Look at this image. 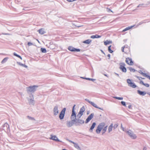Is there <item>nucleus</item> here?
I'll return each mask as SVG.
<instances>
[{
    "mask_svg": "<svg viewBox=\"0 0 150 150\" xmlns=\"http://www.w3.org/2000/svg\"><path fill=\"white\" fill-rule=\"evenodd\" d=\"M39 86L36 85H34L33 86H29L26 88L27 91L28 93H33L36 91L37 88Z\"/></svg>",
    "mask_w": 150,
    "mask_h": 150,
    "instance_id": "1",
    "label": "nucleus"
},
{
    "mask_svg": "<svg viewBox=\"0 0 150 150\" xmlns=\"http://www.w3.org/2000/svg\"><path fill=\"white\" fill-rule=\"evenodd\" d=\"M76 106L75 105H74L73 107L72 113L71 117V120H72L73 122H75L76 118V114L75 110V107Z\"/></svg>",
    "mask_w": 150,
    "mask_h": 150,
    "instance_id": "2",
    "label": "nucleus"
},
{
    "mask_svg": "<svg viewBox=\"0 0 150 150\" xmlns=\"http://www.w3.org/2000/svg\"><path fill=\"white\" fill-rule=\"evenodd\" d=\"M105 125V123L102 122L97 127V128L96 130V132L97 134H99L101 130L103 128Z\"/></svg>",
    "mask_w": 150,
    "mask_h": 150,
    "instance_id": "3",
    "label": "nucleus"
},
{
    "mask_svg": "<svg viewBox=\"0 0 150 150\" xmlns=\"http://www.w3.org/2000/svg\"><path fill=\"white\" fill-rule=\"evenodd\" d=\"M75 122V125L76 126H80L81 125L84 124V121L80 119V118H78L76 119L75 122Z\"/></svg>",
    "mask_w": 150,
    "mask_h": 150,
    "instance_id": "4",
    "label": "nucleus"
},
{
    "mask_svg": "<svg viewBox=\"0 0 150 150\" xmlns=\"http://www.w3.org/2000/svg\"><path fill=\"white\" fill-rule=\"evenodd\" d=\"M128 135L132 138L135 139L137 137L136 135L133 133V132L130 130L126 132Z\"/></svg>",
    "mask_w": 150,
    "mask_h": 150,
    "instance_id": "5",
    "label": "nucleus"
},
{
    "mask_svg": "<svg viewBox=\"0 0 150 150\" xmlns=\"http://www.w3.org/2000/svg\"><path fill=\"white\" fill-rule=\"evenodd\" d=\"M66 110V108H64L60 112L59 117L61 120L63 119L65 116V112Z\"/></svg>",
    "mask_w": 150,
    "mask_h": 150,
    "instance_id": "6",
    "label": "nucleus"
},
{
    "mask_svg": "<svg viewBox=\"0 0 150 150\" xmlns=\"http://www.w3.org/2000/svg\"><path fill=\"white\" fill-rule=\"evenodd\" d=\"M85 100L87 102H88V103H90L91 105H92L94 107L98 108L100 110H103V108L99 107L98 106H97V105L95 104L93 102H91L89 100L87 99H85Z\"/></svg>",
    "mask_w": 150,
    "mask_h": 150,
    "instance_id": "7",
    "label": "nucleus"
},
{
    "mask_svg": "<svg viewBox=\"0 0 150 150\" xmlns=\"http://www.w3.org/2000/svg\"><path fill=\"white\" fill-rule=\"evenodd\" d=\"M125 64L124 62L120 63V69L123 72L125 73L127 71L126 68L125 67Z\"/></svg>",
    "mask_w": 150,
    "mask_h": 150,
    "instance_id": "8",
    "label": "nucleus"
},
{
    "mask_svg": "<svg viewBox=\"0 0 150 150\" xmlns=\"http://www.w3.org/2000/svg\"><path fill=\"white\" fill-rule=\"evenodd\" d=\"M127 81L129 86L133 88H135L137 87V86L134 83L132 82L130 79H128Z\"/></svg>",
    "mask_w": 150,
    "mask_h": 150,
    "instance_id": "9",
    "label": "nucleus"
},
{
    "mask_svg": "<svg viewBox=\"0 0 150 150\" xmlns=\"http://www.w3.org/2000/svg\"><path fill=\"white\" fill-rule=\"evenodd\" d=\"M68 49L70 51L72 52H79L81 51L80 49L76 48L71 46L68 47Z\"/></svg>",
    "mask_w": 150,
    "mask_h": 150,
    "instance_id": "10",
    "label": "nucleus"
},
{
    "mask_svg": "<svg viewBox=\"0 0 150 150\" xmlns=\"http://www.w3.org/2000/svg\"><path fill=\"white\" fill-rule=\"evenodd\" d=\"M67 140L68 141L70 142H71V143H73V144H74V147L76 148L77 149L79 150H81V149L79 146L78 145V144L77 143H76L72 141L69 140L68 139H67Z\"/></svg>",
    "mask_w": 150,
    "mask_h": 150,
    "instance_id": "11",
    "label": "nucleus"
},
{
    "mask_svg": "<svg viewBox=\"0 0 150 150\" xmlns=\"http://www.w3.org/2000/svg\"><path fill=\"white\" fill-rule=\"evenodd\" d=\"M125 62L129 65H133V62L132 61V58H130L128 57L126 58Z\"/></svg>",
    "mask_w": 150,
    "mask_h": 150,
    "instance_id": "12",
    "label": "nucleus"
},
{
    "mask_svg": "<svg viewBox=\"0 0 150 150\" xmlns=\"http://www.w3.org/2000/svg\"><path fill=\"white\" fill-rule=\"evenodd\" d=\"M74 124L75 125V122L72 120L67 121L66 125L68 127H71Z\"/></svg>",
    "mask_w": 150,
    "mask_h": 150,
    "instance_id": "13",
    "label": "nucleus"
},
{
    "mask_svg": "<svg viewBox=\"0 0 150 150\" xmlns=\"http://www.w3.org/2000/svg\"><path fill=\"white\" fill-rule=\"evenodd\" d=\"M94 115V114L93 113L91 114L86 119L85 122V123H88L93 118Z\"/></svg>",
    "mask_w": 150,
    "mask_h": 150,
    "instance_id": "14",
    "label": "nucleus"
},
{
    "mask_svg": "<svg viewBox=\"0 0 150 150\" xmlns=\"http://www.w3.org/2000/svg\"><path fill=\"white\" fill-rule=\"evenodd\" d=\"M58 108V106L57 105H56L54 107L53 111L54 115H57L58 114L59 110Z\"/></svg>",
    "mask_w": 150,
    "mask_h": 150,
    "instance_id": "15",
    "label": "nucleus"
},
{
    "mask_svg": "<svg viewBox=\"0 0 150 150\" xmlns=\"http://www.w3.org/2000/svg\"><path fill=\"white\" fill-rule=\"evenodd\" d=\"M30 97L31 98L29 100V103L30 104H31L34 105V100L33 96L32 94H31Z\"/></svg>",
    "mask_w": 150,
    "mask_h": 150,
    "instance_id": "16",
    "label": "nucleus"
},
{
    "mask_svg": "<svg viewBox=\"0 0 150 150\" xmlns=\"http://www.w3.org/2000/svg\"><path fill=\"white\" fill-rule=\"evenodd\" d=\"M3 129L7 131L9 129V126L7 123H5L3 125Z\"/></svg>",
    "mask_w": 150,
    "mask_h": 150,
    "instance_id": "17",
    "label": "nucleus"
},
{
    "mask_svg": "<svg viewBox=\"0 0 150 150\" xmlns=\"http://www.w3.org/2000/svg\"><path fill=\"white\" fill-rule=\"evenodd\" d=\"M51 139L55 141L56 142H60L59 139L56 136H53L52 135H51Z\"/></svg>",
    "mask_w": 150,
    "mask_h": 150,
    "instance_id": "18",
    "label": "nucleus"
},
{
    "mask_svg": "<svg viewBox=\"0 0 150 150\" xmlns=\"http://www.w3.org/2000/svg\"><path fill=\"white\" fill-rule=\"evenodd\" d=\"M137 93L140 95L143 96H144L146 94V92L141 91L139 90H137Z\"/></svg>",
    "mask_w": 150,
    "mask_h": 150,
    "instance_id": "19",
    "label": "nucleus"
},
{
    "mask_svg": "<svg viewBox=\"0 0 150 150\" xmlns=\"http://www.w3.org/2000/svg\"><path fill=\"white\" fill-rule=\"evenodd\" d=\"M96 125V123L95 122H94L93 123L91 126L90 127V128L89 129L90 132H92L93 131V130L95 127Z\"/></svg>",
    "mask_w": 150,
    "mask_h": 150,
    "instance_id": "20",
    "label": "nucleus"
},
{
    "mask_svg": "<svg viewBox=\"0 0 150 150\" xmlns=\"http://www.w3.org/2000/svg\"><path fill=\"white\" fill-rule=\"evenodd\" d=\"M38 32L41 35L45 33V32L44 31V29L42 28L38 30Z\"/></svg>",
    "mask_w": 150,
    "mask_h": 150,
    "instance_id": "21",
    "label": "nucleus"
},
{
    "mask_svg": "<svg viewBox=\"0 0 150 150\" xmlns=\"http://www.w3.org/2000/svg\"><path fill=\"white\" fill-rule=\"evenodd\" d=\"M101 37V36L99 35H98L96 34L95 35H92L91 36V38L92 39H94L95 38H99Z\"/></svg>",
    "mask_w": 150,
    "mask_h": 150,
    "instance_id": "22",
    "label": "nucleus"
},
{
    "mask_svg": "<svg viewBox=\"0 0 150 150\" xmlns=\"http://www.w3.org/2000/svg\"><path fill=\"white\" fill-rule=\"evenodd\" d=\"M113 125L112 123L110 124V125L109 126L108 129V132L110 133L111 131H112L113 128Z\"/></svg>",
    "mask_w": 150,
    "mask_h": 150,
    "instance_id": "23",
    "label": "nucleus"
},
{
    "mask_svg": "<svg viewBox=\"0 0 150 150\" xmlns=\"http://www.w3.org/2000/svg\"><path fill=\"white\" fill-rule=\"evenodd\" d=\"M91 40L89 39L84 41L83 42L84 43L88 44L91 42Z\"/></svg>",
    "mask_w": 150,
    "mask_h": 150,
    "instance_id": "24",
    "label": "nucleus"
},
{
    "mask_svg": "<svg viewBox=\"0 0 150 150\" xmlns=\"http://www.w3.org/2000/svg\"><path fill=\"white\" fill-rule=\"evenodd\" d=\"M112 42L111 41H109L108 40H106L105 41H104V44L105 45H107L109 44H111Z\"/></svg>",
    "mask_w": 150,
    "mask_h": 150,
    "instance_id": "25",
    "label": "nucleus"
},
{
    "mask_svg": "<svg viewBox=\"0 0 150 150\" xmlns=\"http://www.w3.org/2000/svg\"><path fill=\"white\" fill-rule=\"evenodd\" d=\"M17 63L19 65L23 67H24L27 68L28 67V66L26 65H25V64H23L20 62H17Z\"/></svg>",
    "mask_w": 150,
    "mask_h": 150,
    "instance_id": "26",
    "label": "nucleus"
},
{
    "mask_svg": "<svg viewBox=\"0 0 150 150\" xmlns=\"http://www.w3.org/2000/svg\"><path fill=\"white\" fill-rule=\"evenodd\" d=\"M85 108L84 106H82L80 109L79 112H81V113H83V112L85 111Z\"/></svg>",
    "mask_w": 150,
    "mask_h": 150,
    "instance_id": "27",
    "label": "nucleus"
},
{
    "mask_svg": "<svg viewBox=\"0 0 150 150\" xmlns=\"http://www.w3.org/2000/svg\"><path fill=\"white\" fill-rule=\"evenodd\" d=\"M8 59V57H6L4 58L1 62V63L4 64L7 61Z\"/></svg>",
    "mask_w": 150,
    "mask_h": 150,
    "instance_id": "28",
    "label": "nucleus"
},
{
    "mask_svg": "<svg viewBox=\"0 0 150 150\" xmlns=\"http://www.w3.org/2000/svg\"><path fill=\"white\" fill-rule=\"evenodd\" d=\"M83 113H81V112L79 111L77 115V117L79 118H80L83 115Z\"/></svg>",
    "mask_w": 150,
    "mask_h": 150,
    "instance_id": "29",
    "label": "nucleus"
},
{
    "mask_svg": "<svg viewBox=\"0 0 150 150\" xmlns=\"http://www.w3.org/2000/svg\"><path fill=\"white\" fill-rule=\"evenodd\" d=\"M133 26H131L130 27L129 26V27H127L123 30V31L125 32L127 30H129V29L130 28H132Z\"/></svg>",
    "mask_w": 150,
    "mask_h": 150,
    "instance_id": "30",
    "label": "nucleus"
},
{
    "mask_svg": "<svg viewBox=\"0 0 150 150\" xmlns=\"http://www.w3.org/2000/svg\"><path fill=\"white\" fill-rule=\"evenodd\" d=\"M107 127V126H105L103 128V129L102 131V135H103L106 132Z\"/></svg>",
    "mask_w": 150,
    "mask_h": 150,
    "instance_id": "31",
    "label": "nucleus"
},
{
    "mask_svg": "<svg viewBox=\"0 0 150 150\" xmlns=\"http://www.w3.org/2000/svg\"><path fill=\"white\" fill-rule=\"evenodd\" d=\"M40 50L42 53H46L47 52L46 49L44 48H41L40 49Z\"/></svg>",
    "mask_w": 150,
    "mask_h": 150,
    "instance_id": "32",
    "label": "nucleus"
},
{
    "mask_svg": "<svg viewBox=\"0 0 150 150\" xmlns=\"http://www.w3.org/2000/svg\"><path fill=\"white\" fill-rule=\"evenodd\" d=\"M111 45L109 46L108 47V51L110 53H112L113 52V51L111 50Z\"/></svg>",
    "mask_w": 150,
    "mask_h": 150,
    "instance_id": "33",
    "label": "nucleus"
},
{
    "mask_svg": "<svg viewBox=\"0 0 150 150\" xmlns=\"http://www.w3.org/2000/svg\"><path fill=\"white\" fill-rule=\"evenodd\" d=\"M85 79L87 80H88L92 81H95L96 80V79H91V78H85Z\"/></svg>",
    "mask_w": 150,
    "mask_h": 150,
    "instance_id": "34",
    "label": "nucleus"
},
{
    "mask_svg": "<svg viewBox=\"0 0 150 150\" xmlns=\"http://www.w3.org/2000/svg\"><path fill=\"white\" fill-rule=\"evenodd\" d=\"M113 98L119 100H122L123 99V98L122 97H113Z\"/></svg>",
    "mask_w": 150,
    "mask_h": 150,
    "instance_id": "35",
    "label": "nucleus"
},
{
    "mask_svg": "<svg viewBox=\"0 0 150 150\" xmlns=\"http://www.w3.org/2000/svg\"><path fill=\"white\" fill-rule=\"evenodd\" d=\"M27 117L30 120H35V119L34 118L30 116H27Z\"/></svg>",
    "mask_w": 150,
    "mask_h": 150,
    "instance_id": "36",
    "label": "nucleus"
},
{
    "mask_svg": "<svg viewBox=\"0 0 150 150\" xmlns=\"http://www.w3.org/2000/svg\"><path fill=\"white\" fill-rule=\"evenodd\" d=\"M129 68V70L131 71H132V72H134L136 71V70L135 69H134V68H132V67H130Z\"/></svg>",
    "mask_w": 150,
    "mask_h": 150,
    "instance_id": "37",
    "label": "nucleus"
},
{
    "mask_svg": "<svg viewBox=\"0 0 150 150\" xmlns=\"http://www.w3.org/2000/svg\"><path fill=\"white\" fill-rule=\"evenodd\" d=\"M139 73L142 75L143 76H145L146 74V73H144L143 72H142V71L141 70H140L139 71Z\"/></svg>",
    "mask_w": 150,
    "mask_h": 150,
    "instance_id": "38",
    "label": "nucleus"
},
{
    "mask_svg": "<svg viewBox=\"0 0 150 150\" xmlns=\"http://www.w3.org/2000/svg\"><path fill=\"white\" fill-rule=\"evenodd\" d=\"M118 126V125L117 124H115L113 126V127L114 129H116Z\"/></svg>",
    "mask_w": 150,
    "mask_h": 150,
    "instance_id": "39",
    "label": "nucleus"
},
{
    "mask_svg": "<svg viewBox=\"0 0 150 150\" xmlns=\"http://www.w3.org/2000/svg\"><path fill=\"white\" fill-rule=\"evenodd\" d=\"M121 103L122 105L125 106V107L126 106L125 102L124 101H122L121 102Z\"/></svg>",
    "mask_w": 150,
    "mask_h": 150,
    "instance_id": "40",
    "label": "nucleus"
},
{
    "mask_svg": "<svg viewBox=\"0 0 150 150\" xmlns=\"http://www.w3.org/2000/svg\"><path fill=\"white\" fill-rule=\"evenodd\" d=\"M137 79H138L139 80H141V79H144V78H142L141 77H139V76H137Z\"/></svg>",
    "mask_w": 150,
    "mask_h": 150,
    "instance_id": "41",
    "label": "nucleus"
},
{
    "mask_svg": "<svg viewBox=\"0 0 150 150\" xmlns=\"http://www.w3.org/2000/svg\"><path fill=\"white\" fill-rule=\"evenodd\" d=\"M126 47V46H124L122 47L121 50L122 52H124V49Z\"/></svg>",
    "mask_w": 150,
    "mask_h": 150,
    "instance_id": "42",
    "label": "nucleus"
},
{
    "mask_svg": "<svg viewBox=\"0 0 150 150\" xmlns=\"http://www.w3.org/2000/svg\"><path fill=\"white\" fill-rule=\"evenodd\" d=\"M144 85L147 87H149V85L148 83H144Z\"/></svg>",
    "mask_w": 150,
    "mask_h": 150,
    "instance_id": "43",
    "label": "nucleus"
},
{
    "mask_svg": "<svg viewBox=\"0 0 150 150\" xmlns=\"http://www.w3.org/2000/svg\"><path fill=\"white\" fill-rule=\"evenodd\" d=\"M28 45L29 46H30L33 45V44L30 42H28Z\"/></svg>",
    "mask_w": 150,
    "mask_h": 150,
    "instance_id": "44",
    "label": "nucleus"
},
{
    "mask_svg": "<svg viewBox=\"0 0 150 150\" xmlns=\"http://www.w3.org/2000/svg\"><path fill=\"white\" fill-rule=\"evenodd\" d=\"M145 23V22H144V21H142L141 22H140L139 23L138 25H140L141 24H142V23Z\"/></svg>",
    "mask_w": 150,
    "mask_h": 150,
    "instance_id": "45",
    "label": "nucleus"
},
{
    "mask_svg": "<svg viewBox=\"0 0 150 150\" xmlns=\"http://www.w3.org/2000/svg\"><path fill=\"white\" fill-rule=\"evenodd\" d=\"M107 11L108 12H112V11H111V10L109 8H107Z\"/></svg>",
    "mask_w": 150,
    "mask_h": 150,
    "instance_id": "46",
    "label": "nucleus"
},
{
    "mask_svg": "<svg viewBox=\"0 0 150 150\" xmlns=\"http://www.w3.org/2000/svg\"><path fill=\"white\" fill-rule=\"evenodd\" d=\"M145 76L149 78V79L150 80V76L146 74Z\"/></svg>",
    "mask_w": 150,
    "mask_h": 150,
    "instance_id": "47",
    "label": "nucleus"
},
{
    "mask_svg": "<svg viewBox=\"0 0 150 150\" xmlns=\"http://www.w3.org/2000/svg\"><path fill=\"white\" fill-rule=\"evenodd\" d=\"M13 55L15 56H16L17 57H18V55H19L18 54H17L15 52H14L13 53Z\"/></svg>",
    "mask_w": 150,
    "mask_h": 150,
    "instance_id": "48",
    "label": "nucleus"
},
{
    "mask_svg": "<svg viewBox=\"0 0 150 150\" xmlns=\"http://www.w3.org/2000/svg\"><path fill=\"white\" fill-rule=\"evenodd\" d=\"M140 83L143 85H144V83L143 81H141L140 82Z\"/></svg>",
    "mask_w": 150,
    "mask_h": 150,
    "instance_id": "49",
    "label": "nucleus"
},
{
    "mask_svg": "<svg viewBox=\"0 0 150 150\" xmlns=\"http://www.w3.org/2000/svg\"><path fill=\"white\" fill-rule=\"evenodd\" d=\"M121 128L123 130V131H124V127H122V124H121Z\"/></svg>",
    "mask_w": 150,
    "mask_h": 150,
    "instance_id": "50",
    "label": "nucleus"
},
{
    "mask_svg": "<svg viewBox=\"0 0 150 150\" xmlns=\"http://www.w3.org/2000/svg\"><path fill=\"white\" fill-rule=\"evenodd\" d=\"M143 5V4H140L137 6V8H139L140 6H142Z\"/></svg>",
    "mask_w": 150,
    "mask_h": 150,
    "instance_id": "51",
    "label": "nucleus"
},
{
    "mask_svg": "<svg viewBox=\"0 0 150 150\" xmlns=\"http://www.w3.org/2000/svg\"><path fill=\"white\" fill-rule=\"evenodd\" d=\"M68 2H72L74 1V0H66Z\"/></svg>",
    "mask_w": 150,
    "mask_h": 150,
    "instance_id": "52",
    "label": "nucleus"
},
{
    "mask_svg": "<svg viewBox=\"0 0 150 150\" xmlns=\"http://www.w3.org/2000/svg\"><path fill=\"white\" fill-rule=\"evenodd\" d=\"M17 57L20 58L21 59H22V58L20 55H18Z\"/></svg>",
    "mask_w": 150,
    "mask_h": 150,
    "instance_id": "53",
    "label": "nucleus"
},
{
    "mask_svg": "<svg viewBox=\"0 0 150 150\" xmlns=\"http://www.w3.org/2000/svg\"><path fill=\"white\" fill-rule=\"evenodd\" d=\"M108 56L109 57L108 59H110V54H108Z\"/></svg>",
    "mask_w": 150,
    "mask_h": 150,
    "instance_id": "54",
    "label": "nucleus"
},
{
    "mask_svg": "<svg viewBox=\"0 0 150 150\" xmlns=\"http://www.w3.org/2000/svg\"><path fill=\"white\" fill-rule=\"evenodd\" d=\"M131 105H129L128 106V107L129 109H130L131 108Z\"/></svg>",
    "mask_w": 150,
    "mask_h": 150,
    "instance_id": "55",
    "label": "nucleus"
},
{
    "mask_svg": "<svg viewBox=\"0 0 150 150\" xmlns=\"http://www.w3.org/2000/svg\"><path fill=\"white\" fill-rule=\"evenodd\" d=\"M114 74L116 75L118 77H119V74H118L116 73H115Z\"/></svg>",
    "mask_w": 150,
    "mask_h": 150,
    "instance_id": "56",
    "label": "nucleus"
},
{
    "mask_svg": "<svg viewBox=\"0 0 150 150\" xmlns=\"http://www.w3.org/2000/svg\"><path fill=\"white\" fill-rule=\"evenodd\" d=\"M143 150H146V148L145 147H144L143 149Z\"/></svg>",
    "mask_w": 150,
    "mask_h": 150,
    "instance_id": "57",
    "label": "nucleus"
},
{
    "mask_svg": "<svg viewBox=\"0 0 150 150\" xmlns=\"http://www.w3.org/2000/svg\"><path fill=\"white\" fill-rule=\"evenodd\" d=\"M125 46H126V47H125V48H128V46L127 45H126Z\"/></svg>",
    "mask_w": 150,
    "mask_h": 150,
    "instance_id": "58",
    "label": "nucleus"
},
{
    "mask_svg": "<svg viewBox=\"0 0 150 150\" xmlns=\"http://www.w3.org/2000/svg\"><path fill=\"white\" fill-rule=\"evenodd\" d=\"M101 52H102L103 54H105V53H104V52L102 50H101Z\"/></svg>",
    "mask_w": 150,
    "mask_h": 150,
    "instance_id": "59",
    "label": "nucleus"
},
{
    "mask_svg": "<svg viewBox=\"0 0 150 150\" xmlns=\"http://www.w3.org/2000/svg\"><path fill=\"white\" fill-rule=\"evenodd\" d=\"M3 35H8V34H7V33H3Z\"/></svg>",
    "mask_w": 150,
    "mask_h": 150,
    "instance_id": "60",
    "label": "nucleus"
},
{
    "mask_svg": "<svg viewBox=\"0 0 150 150\" xmlns=\"http://www.w3.org/2000/svg\"><path fill=\"white\" fill-rule=\"evenodd\" d=\"M89 111H88V112H87V114H89Z\"/></svg>",
    "mask_w": 150,
    "mask_h": 150,
    "instance_id": "61",
    "label": "nucleus"
},
{
    "mask_svg": "<svg viewBox=\"0 0 150 150\" xmlns=\"http://www.w3.org/2000/svg\"><path fill=\"white\" fill-rule=\"evenodd\" d=\"M81 78H82V79H85V78H84V77H81Z\"/></svg>",
    "mask_w": 150,
    "mask_h": 150,
    "instance_id": "62",
    "label": "nucleus"
},
{
    "mask_svg": "<svg viewBox=\"0 0 150 150\" xmlns=\"http://www.w3.org/2000/svg\"><path fill=\"white\" fill-rule=\"evenodd\" d=\"M113 47H111V49L113 50Z\"/></svg>",
    "mask_w": 150,
    "mask_h": 150,
    "instance_id": "63",
    "label": "nucleus"
},
{
    "mask_svg": "<svg viewBox=\"0 0 150 150\" xmlns=\"http://www.w3.org/2000/svg\"><path fill=\"white\" fill-rule=\"evenodd\" d=\"M148 94L150 96V93H148Z\"/></svg>",
    "mask_w": 150,
    "mask_h": 150,
    "instance_id": "64",
    "label": "nucleus"
}]
</instances>
